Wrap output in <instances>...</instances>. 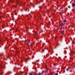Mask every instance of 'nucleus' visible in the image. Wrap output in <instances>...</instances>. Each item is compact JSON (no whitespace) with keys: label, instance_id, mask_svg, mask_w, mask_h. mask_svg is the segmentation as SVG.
<instances>
[{"label":"nucleus","instance_id":"nucleus-1","mask_svg":"<svg viewBox=\"0 0 75 75\" xmlns=\"http://www.w3.org/2000/svg\"><path fill=\"white\" fill-rule=\"evenodd\" d=\"M45 68L46 69L47 71H45V72L46 73H47L48 72V70L49 69V68H48V66H46Z\"/></svg>","mask_w":75,"mask_h":75},{"label":"nucleus","instance_id":"nucleus-2","mask_svg":"<svg viewBox=\"0 0 75 75\" xmlns=\"http://www.w3.org/2000/svg\"><path fill=\"white\" fill-rule=\"evenodd\" d=\"M72 7H75V4L74 3H72Z\"/></svg>","mask_w":75,"mask_h":75},{"label":"nucleus","instance_id":"nucleus-3","mask_svg":"<svg viewBox=\"0 0 75 75\" xmlns=\"http://www.w3.org/2000/svg\"><path fill=\"white\" fill-rule=\"evenodd\" d=\"M42 74V73H39L38 74H37V75H41Z\"/></svg>","mask_w":75,"mask_h":75},{"label":"nucleus","instance_id":"nucleus-4","mask_svg":"<svg viewBox=\"0 0 75 75\" xmlns=\"http://www.w3.org/2000/svg\"><path fill=\"white\" fill-rule=\"evenodd\" d=\"M61 26V27H62L64 25V24L63 23H62L60 24Z\"/></svg>","mask_w":75,"mask_h":75},{"label":"nucleus","instance_id":"nucleus-5","mask_svg":"<svg viewBox=\"0 0 75 75\" xmlns=\"http://www.w3.org/2000/svg\"><path fill=\"white\" fill-rule=\"evenodd\" d=\"M29 75H33V73H29Z\"/></svg>","mask_w":75,"mask_h":75},{"label":"nucleus","instance_id":"nucleus-6","mask_svg":"<svg viewBox=\"0 0 75 75\" xmlns=\"http://www.w3.org/2000/svg\"><path fill=\"white\" fill-rule=\"evenodd\" d=\"M64 53L65 54H67V51H64Z\"/></svg>","mask_w":75,"mask_h":75},{"label":"nucleus","instance_id":"nucleus-7","mask_svg":"<svg viewBox=\"0 0 75 75\" xmlns=\"http://www.w3.org/2000/svg\"><path fill=\"white\" fill-rule=\"evenodd\" d=\"M27 42L28 43H29V42H30V41L28 40H27Z\"/></svg>","mask_w":75,"mask_h":75},{"label":"nucleus","instance_id":"nucleus-8","mask_svg":"<svg viewBox=\"0 0 75 75\" xmlns=\"http://www.w3.org/2000/svg\"><path fill=\"white\" fill-rule=\"evenodd\" d=\"M34 33L35 34H37V31H34Z\"/></svg>","mask_w":75,"mask_h":75},{"label":"nucleus","instance_id":"nucleus-9","mask_svg":"<svg viewBox=\"0 0 75 75\" xmlns=\"http://www.w3.org/2000/svg\"><path fill=\"white\" fill-rule=\"evenodd\" d=\"M64 30H63L62 31V33L64 34Z\"/></svg>","mask_w":75,"mask_h":75},{"label":"nucleus","instance_id":"nucleus-10","mask_svg":"<svg viewBox=\"0 0 75 75\" xmlns=\"http://www.w3.org/2000/svg\"><path fill=\"white\" fill-rule=\"evenodd\" d=\"M63 22L64 23H66V22H67V21H66V20H64V21Z\"/></svg>","mask_w":75,"mask_h":75},{"label":"nucleus","instance_id":"nucleus-11","mask_svg":"<svg viewBox=\"0 0 75 75\" xmlns=\"http://www.w3.org/2000/svg\"><path fill=\"white\" fill-rule=\"evenodd\" d=\"M13 6H14V7H17V5H15Z\"/></svg>","mask_w":75,"mask_h":75},{"label":"nucleus","instance_id":"nucleus-12","mask_svg":"<svg viewBox=\"0 0 75 75\" xmlns=\"http://www.w3.org/2000/svg\"><path fill=\"white\" fill-rule=\"evenodd\" d=\"M28 59H27L26 58L25 59V61H28Z\"/></svg>","mask_w":75,"mask_h":75},{"label":"nucleus","instance_id":"nucleus-13","mask_svg":"<svg viewBox=\"0 0 75 75\" xmlns=\"http://www.w3.org/2000/svg\"><path fill=\"white\" fill-rule=\"evenodd\" d=\"M66 70L67 71H68V70H69V69H68L67 68L66 69Z\"/></svg>","mask_w":75,"mask_h":75},{"label":"nucleus","instance_id":"nucleus-14","mask_svg":"<svg viewBox=\"0 0 75 75\" xmlns=\"http://www.w3.org/2000/svg\"><path fill=\"white\" fill-rule=\"evenodd\" d=\"M12 20H13V21H14V18H13L12 19Z\"/></svg>","mask_w":75,"mask_h":75},{"label":"nucleus","instance_id":"nucleus-15","mask_svg":"<svg viewBox=\"0 0 75 75\" xmlns=\"http://www.w3.org/2000/svg\"><path fill=\"white\" fill-rule=\"evenodd\" d=\"M34 75H37V74H34Z\"/></svg>","mask_w":75,"mask_h":75},{"label":"nucleus","instance_id":"nucleus-16","mask_svg":"<svg viewBox=\"0 0 75 75\" xmlns=\"http://www.w3.org/2000/svg\"><path fill=\"white\" fill-rule=\"evenodd\" d=\"M74 52H72V54H74Z\"/></svg>","mask_w":75,"mask_h":75},{"label":"nucleus","instance_id":"nucleus-17","mask_svg":"<svg viewBox=\"0 0 75 75\" xmlns=\"http://www.w3.org/2000/svg\"><path fill=\"white\" fill-rule=\"evenodd\" d=\"M1 74H3V73L2 72L1 73Z\"/></svg>","mask_w":75,"mask_h":75},{"label":"nucleus","instance_id":"nucleus-18","mask_svg":"<svg viewBox=\"0 0 75 75\" xmlns=\"http://www.w3.org/2000/svg\"><path fill=\"white\" fill-rule=\"evenodd\" d=\"M56 75H58V74L56 73Z\"/></svg>","mask_w":75,"mask_h":75},{"label":"nucleus","instance_id":"nucleus-19","mask_svg":"<svg viewBox=\"0 0 75 75\" xmlns=\"http://www.w3.org/2000/svg\"><path fill=\"white\" fill-rule=\"evenodd\" d=\"M60 37H61V38H62V36H60Z\"/></svg>","mask_w":75,"mask_h":75},{"label":"nucleus","instance_id":"nucleus-20","mask_svg":"<svg viewBox=\"0 0 75 75\" xmlns=\"http://www.w3.org/2000/svg\"><path fill=\"white\" fill-rule=\"evenodd\" d=\"M31 59V58H29V59Z\"/></svg>","mask_w":75,"mask_h":75},{"label":"nucleus","instance_id":"nucleus-21","mask_svg":"<svg viewBox=\"0 0 75 75\" xmlns=\"http://www.w3.org/2000/svg\"><path fill=\"white\" fill-rule=\"evenodd\" d=\"M14 13H15L16 12V11H15L14 12Z\"/></svg>","mask_w":75,"mask_h":75},{"label":"nucleus","instance_id":"nucleus-22","mask_svg":"<svg viewBox=\"0 0 75 75\" xmlns=\"http://www.w3.org/2000/svg\"><path fill=\"white\" fill-rule=\"evenodd\" d=\"M32 46V45H30V46L31 47Z\"/></svg>","mask_w":75,"mask_h":75},{"label":"nucleus","instance_id":"nucleus-23","mask_svg":"<svg viewBox=\"0 0 75 75\" xmlns=\"http://www.w3.org/2000/svg\"><path fill=\"white\" fill-rule=\"evenodd\" d=\"M63 6H64V7H65V5H63Z\"/></svg>","mask_w":75,"mask_h":75},{"label":"nucleus","instance_id":"nucleus-24","mask_svg":"<svg viewBox=\"0 0 75 75\" xmlns=\"http://www.w3.org/2000/svg\"><path fill=\"white\" fill-rule=\"evenodd\" d=\"M32 17V16H31L30 17Z\"/></svg>","mask_w":75,"mask_h":75},{"label":"nucleus","instance_id":"nucleus-25","mask_svg":"<svg viewBox=\"0 0 75 75\" xmlns=\"http://www.w3.org/2000/svg\"><path fill=\"white\" fill-rule=\"evenodd\" d=\"M74 3H75V0H74Z\"/></svg>","mask_w":75,"mask_h":75},{"label":"nucleus","instance_id":"nucleus-26","mask_svg":"<svg viewBox=\"0 0 75 75\" xmlns=\"http://www.w3.org/2000/svg\"><path fill=\"white\" fill-rule=\"evenodd\" d=\"M0 18H1V17H0Z\"/></svg>","mask_w":75,"mask_h":75},{"label":"nucleus","instance_id":"nucleus-27","mask_svg":"<svg viewBox=\"0 0 75 75\" xmlns=\"http://www.w3.org/2000/svg\"><path fill=\"white\" fill-rule=\"evenodd\" d=\"M55 38H57L55 37Z\"/></svg>","mask_w":75,"mask_h":75},{"label":"nucleus","instance_id":"nucleus-28","mask_svg":"<svg viewBox=\"0 0 75 75\" xmlns=\"http://www.w3.org/2000/svg\"><path fill=\"white\" fill-rule=\"evenodd\" d=\"M73 68H74V67H73Z\"/></svg>","mask_w":75,"mask_h":75},{"label":"nucleus","instance_id":"nucleus-29","mask_svg":"<svg viewBox=\"0 0 75 75\" xmlns=\"http://www.w3.org/2000/svg\"><path fill=\"white\" fill-rule=\"evenodd\" d=\"M49 75H50V74H49Z\"/></svg>","mask_w":75,"mask_h":75},{"label":"nucleus","instance_id":"nucleus-30","mask_svg":"<svg viewBox=\"0 0 75 75\" xmlns=\"http://www.w3.org/2000/svg\"><path fill=\"white\" fill-rule=\"evenodd\" d=\"M16 15H17V14H16Z\"/></svg>","mask_w":75,"mask_h":75}]
</instances>
